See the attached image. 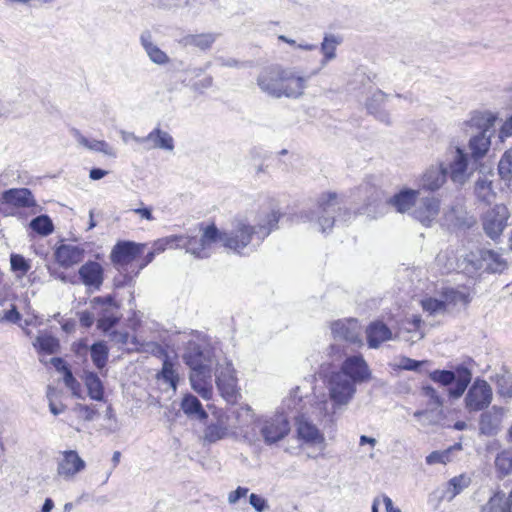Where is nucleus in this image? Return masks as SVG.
I'll use <instances>...</instances> for the list:
<instances>
[{
	"label": "nucleus",
	"instance_id": "052dcab7",
	"mask_svg": "<svg viewBox=\"0 0 512 512\" xmlns=\"http://www.w3.org/2000/svg\"><path fill=\"white\" fill-rule=\"evenodd\" d=\"M512 135V116L504 122V124L501 127L500 131V137H509Z\"/></svg>",
	"mask_w": 512,
	"mask_h": 512
},
{
	"label": "nucleus",
	"instance_id": "338daca9",
	"mask_svg": "<svg viewBox=\"0 0 512 512\" xmlns=\"http://www.w3.org/2000/svg\"><path fill=\"white\" fill-rule=\"evenodd\" d=\"M502 511L503 512H512V490L509 492V494L503 504Z\"/></svg>",
	"mask_w": 512,
	"mask_h": 512
},
{
	"label": "nucleus",
	"instance_id": "bb28decb",
	"mask_svg": "<svg viewBox=\"0 0 512 512\" xmlns=\"http://www.w3.org/2000/svg\"><path fill=\"white\" fill-rule=\"evenodd\" d=\"M157 350L159 355L164 357L162 369L159 373V376L162 377V379L165 382L169 383V385L175 390L179 382V376L174 369V364L169 359L168 353L165 348L161 347L160 345H157Z\"/></svg>",
	"mask_w": 512,
	"mask_h": 512
},
{
	"label": "nucleus",
	"instance_id": "5701e85b",
	"mask_svg": "<svg viewBox=\"0 0 512 512\" xmlns=\"http://www.w3.org/2000/svg\"><path fill=\"white\" fill-rule=\"evenodd\" d=\"M419 191L412 189H404L393 195L388 203L393 206L397 212L405 213L409 211L416 203Z\"/></svg>",
	"mask_w": 512,
	"mask_h": 512
},
{
	"label": "nucleus",
	"instance_id": "7c9ffc66",
	"mask_svg": "<svg viewBox=\"0 0 512 512\" xmlns=\"http://www.w3.org/2000/svg\"><path fill=\"white\" fill-rule=\"evenodd\" d=\"M84 383L91 399L96 401H102L104 399V387L96 373L86 372L84 376Z\"/></svg>",
	"mask_w": 512,
	"mask_h": 512
},
{
	"label": "nucleus",
	"instance_id": "473e14b6",
	"mask_svg": "<svg viewBox=\"0 0 512 512\" xmlns=\"http://www.w3.org/2000/svg\"><path fill=\"white\" fill-rule=\"evenodd\" d=\"M229 434L228 426L222 421L211 423L206 426L204 431V440L209 443H215L226 438Z\"/></svg>",
	"mask_w": 512,
	"mask_h": 512
},
{
	"label": "nucleus",
	"instance_id": "39448f33",
	"mask_svg": "<svg viewBox=\"0 0 512 512\" xmlns=\"http://www.w3.org/2000/svg\"><path fill=\"white\" fill-rule=\"evenodd\" d=\"M256 233L255 226L240 221L230 233L221 232L222 236L218 241H221L225 248L242 254V251L250 245Z\"/></svg>",
	"mask_w": 512,
	"mask_h": 512
},
{
	"label": "nucleus",
	"instance_id": "ddd939ff",
	"mask_svg": "<svg viewBox=\"0 0 512 512\" xmlns=\"http://www.w3.org/2000/svg\"><path fill=\"white\" fill-rule=\"evenodd\" d=\"M78 275L85 286L98 290L104 281V268L99 262L89 260L79 268Z\"/></svg>",
	"mask_w": 512,
	"mask_h": 512
},
{
	"label": "nucleus",
	"instance_id": "58836bf2",
	"mask_svg": "<svg viewBox=\"0 0 512 512\" xmlns=\"http://www.w3.org/2000/svg\"><path fill=\"white\" fill-rule=\"evenodd\" d=\"M91 358L98 369H103L108 360V349L106 345L102 342L93 344L91 346Z\"/></svg>",
	"mask_w": 512,
	"mask_h": 512
},
{
	"label": "nucleus",
	"instance_id": "c03bdc74",
	"mask_svg": "<svg viewBox=\"0 0 512 512\" xmlns=\"http://www.w3.org/2000/svg\"><path fill=\"white\" fill-rule=\"evenodd\" d=\"M498 173L500 177L505 181L512 179V151H506L498 164Z\"/></svg>",
	"mask_w": 512,
	"mask_h": 512
},
{
	"label": "nucleus",
	"instance_id": "5fc2aeb1",
	"mask_svg": "<svg viewBox=\"0 0 512 512\" xmlns=\"http://www.w3.org/2000/svg\"><path fill=\"white\" fill-rule=\"evenodd\" d=\"M135 214L139 216L140 219L146 221H153L155 218L152 213L151 207H139L132 210Z\"/></svg>",
	"mask_w": 512,
	"mask_h": 512
},
{
	"label": "nucleus",
	"instance_id": "f257e3e1",
	"mask_svg": "<svg viewBox=\"0 0 512 512\" xmlns=\"http://www.w3.org/2000/svg\"><path fill=\"white\" fill-rule=\"evenodd\" d=\"M260 90L275 98H299L304 94L306 78L296 69L273 63L260 69L257 79Z\"/></svg>",
	"mask_w": 512,
	"mask_h": 512
},
{
	"label": "nucleus",
	"instance_id": "de8ad7c7",
	"mask_svg": "<svg viewBox=\"0 0 512 512\" xmlns=\"http://www.w3.org/2000/svg\"><path fill=\"white\" fill-rule=\"evenodd\" d=\"M467 168V159L465 155L458 149V157L456 161L451 165V177L456 180L458 176H461Z\"/></svg>",
	"mask_w": 512,
	"mask_h": 512
},
{
	"label": "nucleus",
	"instance_id": "864d4df0",
	"mask_svg": "<svg viewBox=\"0 0 512 512\" xmlns=\"http://www.w3.org/2000/svg\"><path fill=\"white\" fill-rule=\"evenodd\" d=\"M75 411L78 413L79 417H82L84 420H92L96 414L94 409L81 404L75 408Z\"/></svg>",
	"mask_w": 512,
	"mask_h": 512
},
{
	"label": "nucleus",
	"instance_id": "3c124183",
	"mask_svg": "<svg viewBox=\"0 0 512 512\" xmlns=\"http://www.w3.org/2000/svg\"><path fill=\"white\" fill-rule=\"evenodd\" d=\"M281 214L278 211H272L267 215V222L264 225H260V230H265V235H268L272 230L277 228V224L281 218Z\"/></svg>",
	"mask_w": 512,
	"mask_h": 512
},
{
	"label": "nucleus",
	"instance_id": "6ab92c4d",
	"mask_svg": "<svg viewBox=\"0 0 512 512\" xmlns=\"http://www.w3.org/2000/svg\"><path fill=\"white\" fill-rule=\"evenodd\" d=\"M4 201L16 208H32L36 206V201L32 192L27 188H13L4 192Z\"/></svg>",
	"mask_w": 512,
	"mask_h": 512
},
{
	"label": "nucleus",
	"instance_id": "0e129e2a",
	"mask_svg": "<svg viewBox=\"0 0 512 512\" xmlns=\"http://www.w3.org/2000/svg\"><path fill=\"white\" fill-rule=\"evenodd\" d=\"M80 322L85 327H90L93 323V318L89 312H83L80 316Z\"/></svg>",
	"mask_w": 512,
	"mask_h": 512
},
{
	"label": "nucleus",
	"instance_id": "bf43d9fd",
	"mask_svg": "<svg viewBox=\"0 0 512 512\" xmlns=\"http://www.w3.org/2000/svg\"><path fill=\"white\" fill-rule=\"evenodd\" d=\"M116 323L117 319L115 317H104L98 320V326L105 331L111 329Z\"/></svg>",
	"mask_w": 512,
	"mask_h": 512
},
{
	"label": "nucleus",
	"instance_id": "6e6552de",
	"mask_svg": "<svg viewBox=\"0 0 512 512\" xmlns=\"http://www.w3.org/2000/svg\"><path fill=\"white\" fill-rule=\"evenodd\" d=\"M510 214L504 204H496L488 210L483 216V229L491 239H497L507 226V220Z\"/></svg>",
	"mask_w": 512,
	"mask_h": 512
},
{
	"label": "nucleus",
	"instance_id": "ea45409f",
	"mask_svg": "<svg viewBox=\"0 0 512 512\" xmlns=\"http://www.w3.org/2000/svg\"><path fill=\"white\" fill-rule=\"evenodd\" d=\"M79 142L89 150L101 152L112 157L116 156L114 149L103 140H89L86 137H81Z\"/></svg>",
	"mask_w": 512,
	"mask_h": 512
},
{
	"label": "nucleus",
	"instance_id": "6e6d98bb",
	"mask_svg": "<svg viewBox=\"0 0 512 512\" xmlns=\"http://www.w3.org/2000/svg\"><path fill=\"white\" fill-rule=\"evenodd\" d=\"M248 488L238 487L236 490L232 491L228 495V501L231 504H235L240 498L245 497L248 493Z\"/></svg>",
	"mask_w": 512,
	"mask_h": 512
},
{
	"label": "nucleus",
	"instance_id": "13d9d810",
	"mask_svg": "<svg viewBox=\"0 0 512 512\" xmlns=\"http://www.w3.org/2000/svg\"><path fill=\"white\" fill-rule=\"evenodd\" d=\"M3 319L16 323L21 319V314L17 310L16 306H12L11 309L5 311Z\"/></svg>",
	"mask_w": 512,
	"mask_h": 512
},
{
	"label": "nucleus",
	"instance_id": "37998d69",
	"mask_svg": "<svg viewBox=\"0 0 512 512\" xmlns=\"http://www.w3.org/2000/svg\"><path fill=\"white\" fill-rule=\"evenodd\" d=\"M421 306L424 311L431 315L447 311V302L443 298L439 300L434 297H426L421 300Z\"/></svg>",
	"mask_w": 512,
	"mask_h": 512
},
{
	"label": "nucleus",
	"instance_id": "2eb2a0df",
	"mask_svg": "<svg viewBox=\"0 0 512 512\" xmlns=\"http://www.w3.org/2000/svg\"><path fill=\"white\" fill-rule=\"evenodd\" d=\"M54 255L59 266L70 268L82 262L85 256V250L80 246L62 244L57 247Z\"/></svg>",
	"mask_w": 512,
	"mask_h": 512
},
{
	"label": "nucleus",
	"instance_id": "680f3d73",
	"mask_svg": "<svg viewBox=\"0 0 512 512\" xmlns=\"http://www.w3.org/2000/svg\"><path fill=\"white\" fill-rule=\"evenodd\" d=\"M108 174V171L106 170H102L100 168H92L90 170V173H89V177L92 179V180H100L102 179L104 176H106Z\"/></svg>",
	"mask_w": 512,
	"mask_h": 512
},
{
	"label": "nucleus",
	"instance_id": "49530a36",
	"mask_svg": "<svg viewBox=\"0 0 512 512\" xmlns=\"http://www.w3.org/2000/svg\"><path fill=\"white\" fill-rule=\"evenodd\" d=\"M10 263L12 271L17 273L18 277L26 275L31 268L29 262L20 254H11Z\"/></svg>",
	"mask_w": 512,
	"mask_h": 512
},
{
	"label": "nucleus",
	"instance_id": "b1692460",
	"mask_svg": "<svg viewBox=\"0 0 512 512\" xmlns=\"http://www.w3.org/2000/svg\"><path fill=\"white\" fill-rule=\"evenodd\" d=\"M496 117L493 115H488L486 119V124L483 126V131L470 140V149L472 151V155L476 158L482 157L489 149L490 140L485 136V132L494 124Z\"/></svg>",
	"mask_w": 512,
	"mask_h": 512
},
{
	"label": "nucleus",
	"instance_id": "20e7f679",
	"mask_svg": "<svg viewBox=\"0 0 512 512\" xmlns=\"http://www.w3.org/2000/svg\"><path fill=\"white\" fill-rule=\"evenodd\" d=\"M429 378L441 386H449L455 382L454 386L449 390V395L453 398H459L470 384L472 373L467 367L459 365L456 367L455 372L450 370H434L429 373Z\"/></svg>",
	"mask_w": 512,
	"mask_h": 512
},
{
	"label": "nucleus",
	"instance_id": "a18cd8bd",
	"mask_svg": "<svg viewBox=\"0 0 512 512\" xmlns=\"http://www.w3.org/2000/svg\"><path fill=\"white\" fill-rule=\"evenodd\" d=\"M453 449H461L460 444H456L454 446L449 447L448 449L444 451H433L426 457V462L429 465L436 464V463H442L446 464L451 460V452Z\"/></svg>",
	"mask_w": 512,
	"mask_h": 512
},
{
	"label": "nucleus",
	"instance_id": "603ef678",
	"mask_svg": "<svg viewBox=\"0 0 512 512\" xmlns=\"http://www.w3.org/2000/svg\"><path fill=\"white\" fill-rule=\"evenodd\" d=\"M249 502L258 512L263 511L267 507L266 500L263 497L254 493L250 495Z\"/></svg>",
	"mask_w": 512,
	"mask_h": 512
},
{
	"label": "nucleus",
	"instance_id": "79ce46f5",
	"mask_svg": "<svg viewBox=\"0 0 512 512\" xmlns=\"http://www.w3.org/2000/svg\"><path fill=\"white\" fill-rule=\"evenodd\" d=\"M340 42L341 40L334 35H327L324 37L323 42L321 43V52L324 55L325 62L335 58L336 48Z\"/></svg>",
	"mask_w": 512,
	"mask_h": 512
},
{
	"label": "nucleus",
	"instance_id": "f8f14e48",
	"mask_svg": "<svg viewBox=\"0 0 512 512\" xmlns=\"http://www.w3.org/2000/svg\"><path fill=\"white\" fill-rule=\"evenodd\" d=\"M335 340L359 343V325L355 319L337 320L330 325Z\"/></svg>",
	"mask_w": 512,
	"mask_h": 512
},
{
	"label": "nucleus",
	"instance_id": "a19ab883",
	"mask_svg": "<svg viewBox=\"0 0 512 512\" xmlns=\"http://www.w3.org/2000/svg\"><path fill=\"white\" fill-rule=\"evenodd\" d=\"M215 35L212 33H201L190 35L187 37V41L190 45L199 48L200 50L210 49L215 42Z\"/></svg>",
	"mask_w": 512,
	"mask_h": 512
},
{
	"label": "nucleus",
	"instance_id": "8fccbe9b",
	"mask_svg": "<svg viewBox=\"0 0 512 512\" xmlns=\"http://www.w3.org/2000/svg\"><path fill=\"white\" fill-rule=\"evenodd\" d=\"M469 484L470 479L464 474L455 476L449 481V485L453 488V495L459 494Z\"/></svg>",
	"mask_w": 512,
	"mask_h": 512
},
{
	"label": "nucleus",
	"instance_id": "c9c22d12",
	"mask_svg": "<svg viewBox=\"0 0 512 512\" xmlns=\"http://www.w3.org/2000/svg\"><path fill=\"white\" fill-rule=\"evenodd\" d=\"M53 365L64 373L65 384L73 391L74 394H78L80 390V383L75 379L69 367L65 364L61 358H53Z\"/></svg>",
	"mask_w": 512,
	"mask_h": 512
},
{
	"label": "nucleus",
	"instance_id": "f3484780",
	"mask_svg": "<svg viewBox=\"0 0 512 512\" xmlns=\"http://www.w3.org/2000/svg\"><path fill=\"white\" fill-rule=\"evenodd\" d=\"M440 211V200L434 196L423 198L413 215L424 226H430Z\"/></svg>",
	"mask_w": 512,
	"mask_h": 512
},
{
	"label": "nucleus",
	"instance_id": "f03ea898",
	"mask_svg": "<svg viewBox=\"0 0 512 512\" xmlns=\"http://www.w3.org/2000/svg\"><path fill=\"white\" fill-rule=\"evenodd\" d=\"M153 260V252L148 249V243L119 240L110 252L113 266L130 279L138 276Z\"/></svg>",
	"mask_w": 512,
	"mask_h": 512
},
{
	"label": "nucleus",
	"instance_id": "69168bd1",
	"mask_svg": "<svg viewBox=\"0 0 512 512\" xmlns=\"http://www.w3.org/2000/svg\"><path fill=\"white\" fill-rule=\"evenodd\" d=\"M383 501L387 512H401L399 508L393 506V502L389 497L384 496Z\"/></svg>",
	"mask_w": 512,
	"mask_h": 512
},
{
	"label": "nucleus",
	"instance_id": "774afa93",
	"mask_svg": "<svg viewBox=\"0 0 512 512\" xmlns=\"http://www.w3.org/2000/svg\"><path fill=\"white\" fill-rule=\"evenodd\" d=\"M54 507V503L51 498H47L42 506V512H50Z\"/></svg>",
	"mask_w": 512,
	"mask_h": 512
},
{
	"label": "nucleus",
	"instance_id": "c756f323",
	"mask_svg": "<svg viewBox=\"0 0 512 512\" xmlns=\"http://www.w3.org/2000/svg\"><path fill=\"white\" fill-rule=\"evenodd\" d=\"M143 142H152V148H160L165 150H172L174 148L173 138L159 128L152 130L145 138Z\"/></svg>",
	"mask_w": 512,
	"mask_h": 512
},
{
	"label": "nucleus",
	"instance_id": "4c0bfd02",
	"mask_svg": "<svg viewBox=\"0 0 512 512\" xmlns=\"http://www.w3.org/2000/svg\"><path fill=\"white\" fill-rule=\"evenodd\" d=\"M30 227L37 234L47 236L54 230L52 220L47 215H40L30 222Z\"/></svg>",
	"mask_w": 512,
	"mask_h": 512
},
{
	"label": "nucleus",
	"instance_id": "72a5a7b5",
	"mask_svg": "<svg viewBox=\"0 0 512 512\" xmlns=\"http://www.w3.org/2000/svg\"><path fill=\"white\" fill-rule=\"evenodd\" d=\"M495 469L498 477L503 478L512 473V452L503 450L495 458Z\"/></svg>",
	"mask_w": 512,
	"mask_h": 512
},
{
	"label": "nucleus",
	"instance_id": "1a4fd4ad",
	"mask_svg": "<svg viewBox=\"0 0 512 512\" xmlns=\"http://www.w3.org/2000/svg\"><path fill=\"white\" fill-rule=\"evenodd\" d=\"M86 468L85 461L75 450H64L59 453L57 475L65 480L73 479Z\"/></svg>",
	"mask_w": 512,
	"mask_h": 512
},
{
	"label": "nucleus",
	"instance_id": "4be33fe9",
	"mask_svg": "<svg viewBox=\"0 0 512 512\" xmlns=\"http://www.w3.org/2000/svg\"><path fill=\"white\" fill-rule=\"evenodd\" d=\"M185 364L191 369V372H198L211 369L209 359L198 345L189 347L183 355Z\"/></svg>",
	"mask_w": 512,
	"mask_h": 512
},
{
	"label": "nucleus",
	"instance_id": "423d86ee",
	"mask_svg": "<svg viewBox=\"0 0 512 512\" xmlns=\"http://www.w3.org/2000/svg\"><path fill=\"white\" fill-rule=\"evenodd\" d=\"M340 210L339 196L336 192H324L316 201L317 220L321 231L332 229L336 213Z\"/></svg>",
	"mask_w": 512,
	"mask_h": 512
},
{
	"label": "nucleus",
	"instance_id": "09e8293b",
	"mask_svg": "<svg viewBox=\"0 0 512 512\" xmlns=\"http://www.w3.org/2000/svg\"><path fill=\"white\" fill-rule=\"evenodd\" d=\"M145 48H146V51H147L150 59L153 62H155L157 64H165L168 62V60H169L168 56L165 54V52H163L157 46L150 43V44H147L145 46Z\"/></svg>",
	"mask_w": 512,
	"mask_h": 512
},
{
	"label": "nucleus",
	"instance_id": "f704fd0d",
	"mask_svg": "<svg viewBox=\"0 0 512 512\" xmlns=\"http://www.w3.org/2000/svg\"><path fill=\"white\" fill-rule=\"evenodd\" d=\"M35 347L39 353L51 355L58 351L59 341L52 335L44 334L36 338Z\"/></svg>",
	"mask_w": 512,
	"mask_h": 512
},
{
	"label": "nucleus",
	"instance_id": "9b49d317",
	"mask_svg": "<svg viewBox=\"0 0 512 512\" xmlns=\"http://www.w3.org/2000/svg\"><path fill=\"white\" fill-rule=\"evenodd\" d=\"M355 393V387L353 382L343 379L342 376L337 373L331 379L330 387V398L337 405H345L353 397Z\"/></svg>",
	"mask_w": 512,
	"mask_h": 512
},
{
	"label": "nucleus",
	"instance_id": "412c9836",
	"mask_svg": "<svg viewBox=\"0 0 512 512\" xmlns=\"http://www.w3.org/2000/svg\"><path fill=\"white\" fill-rule=\"evenodd\" d=\"M296 433L298 438L305 443L320 444L324 441V437L317 427L303 417L296 421Z\"/></svg>",
	"mask_w": 512,
	"mask_h": 512
},
{
	"label": "nucleus",
	"instance_id": "0eeeda50",
	"mask_svg": "<svg viewBox=\"0 0 512 512\" xmlns=\"http://www.w3.org/2000/svg\"><path fill=\"white\" fill-rule=\"evenodd\" d=\"M493 398V391L489 383L477 378L465 396V407L469 412H478L487 408Z\"/></svg>",
	"mask_w": 512,
	"mask_h": 512
},
{
	"label": "nucleus",
	"instance_id": "aec40b11",
	"mask_svg": "<svg viewBox=\"0 0 512 512\" xmlns=\"http://www.w3.org/2000/svg\"><path fill=\"white\" fill-rule=\"evenodd\" d=\"M217 388L221 396L229 403H236L240 397L237 379L232 374L221 373L216 379Z\"/></svg>",
	"mask_w": 512,
	"mask_h": 512
},
{
	"label": "nucleus",
	"instance_id": "c85d7f7f",
	"mask_svg": "<svg viewBox=\"0 0 512 512\" xmlns=\"http://www.w3.org/2000/svg\"><path fill=\"white\" fill-rule=\"evenodd\" d=\"M181 409L188 416L195 415L200 420H205L208 418V414L203 408L201 402L193 394L187 393L183 396L181 401Z\"/></svg>",
	"mask_w": 512,
	"mask_h": 512
},
{
	"label": "nucleus",
	"instance_id": "cd10ccee",
	"mask_svg": "<svg viewBox=\"0 0 512 512\" xmlns=\"http://www.w3.org/2000/svg\"><path fill=\"white\" fill-rule=\"evenodd\" d=\"M446 170L442 168H431L422 176V189L435 191L438 190L446 181Z\"/></svg>",
	"mask_w": 512,
	"mask_h": 512
},
{
	"label": "nucleus",
	"instance_id": "2f4dec72",
	"mask_svg": "<svg viewBox=\"0 0 512 512\" xmlns=\"http://www.w3.org/2000/svg\"><path fill=\"white\" fill-rule=\"evenodd\" d=\"M501 418L490 412H485L479 419V431L486 436H494L500 429Z\"/></svg>",
	"mask_w": 512,
	"mask_h": 512
},
{
	"label": "nucleus",
	"instance_id": "4d7b16f0",
	"mask_svg": "<svg viewBox=\"0 0 512 512\" xmlns=\"http://www.w3.org/2000/svg\"><path fill=\"white\" fill-rule=\"evenodd\" d=\"M428 361L427 360H424V361H417V360H414V359H410V358H405L402 362V367L406 370H412V371H415V370H418V368L420 366H422L423 364H427Z\"/></svg>",
	"mask_w": 512,
	"mask_h": 512
},
{
	"label": "nucleus",
	"instance_id": "a878e982",
	"mask_svg": "<svg viewBox=\"0 0 512 512\" xmlns=\"http://www.w3.org/2000/svg\"><path fill=\"white\" fill-rule=\"evenodd\" d=\"M441 297L447 302V308L449 306L463 305L467 306L471 302V293L468 288H444L441 291Z\"/></svg>",
	"mask_w": 512,
	"mask_h": 512
},
{
	"label": "nucleus",
	"instance_id": "393cba45",
	"mask_svg": "<svg viewBox=\"0 0 512 512\" xmlns=\"http://www.w3.org/2000/svg\"><path fill=\"white\" fill-rule=\"evenodd\" d=\"M185 239L184 235H169L158 238L151 243V252L153 257L165 252L168 249H184Z\"/></svg>",
	"mask_w": 512,
	"mask_h": 512
},
{
	"label": "nucleus",
	"instance_id": "9d476101",
	"mask_svg": "<svg viewBox=\"0 0 512 512\" xmlns=\"http://www.w3.org/2000/svg\"><path fill=\"white\" fill-rule=\"evenodd\" d=\"M290 431L289 421L283 415H275L263 423L261 434L268 444L283 439Z\"/></svg>",
	"mask_w": 512,
	"mask_h": 512
},
{
	"label": "nucleus",
	"instance_id": "4468645a",
	"mask_svg": "<svg viewBox=\"0 0 512 512\" xmlns=\"http://www.w3.org/2000/svg\"><path fill=\"white\" fill-rule=\"evenodd\" d=\"M341 371L353 382H362L370 378L368 365L361 355L347 357L341 366Z\"/></svg>",
	"mask_w": 512,
	"mask_h": 512
},
{
	"label": "nucleus",
	"instance_id": "dca6fc26",
	"mask_svg": "<svg viewBox=\"0 0 512 512\" xmlns=\"http://www.w3.org/2000/svg\"><path fill=\"white\" fill-rule=\"evenodd\" d=\"M189 380L192 389L204 400H210L213 396L212 369L191 372Z\"/></svg>",
	"mask_w": 512,
	"mask_h": 512
},
{
	"label": "nucleus",
	"instance_id": "e2e57ef3",
	"mask_svg": "<svg viewBox=\"0 0 512 512\" xmlns=\"http://www.w3.org/2000/svg\"><path fill=\"white\" fill-rule=\"evenodd\" d=\"M409 324L412 325V328L409 329V331H416L419 330L422 325V319L420 315H413L412 318L409 320Z\"/></svg>",
	"mask_w": 512,
	"mask_h": 512
},
{
	"label": "nucleus",
	"instance_id": "7ed1b4c3",
	"mask_svg": "<svg viewBox=\"0 0 512 512\" xmlns=\"http://www.w3.org/2000/svg\"><path fill=\"white\" fill-rule=\"evenodd\" d=\"M201 237L184 235L186 252L192 254L196 258H206L209 256L211 246L217 242L222 236L221 231L214 222L199 224Z\"/></svg>",
	"mask_w": 512,
	"mask_h": 512
},
{
	"label": "nucleus",
	"instance_id": "a211bd4d",
	"mask_svg": "<svg viewBox=\"0 0 512 512\" xmlns=\"http://www.w3.org/2000/svg\"><path fill=\"white\" fill-rule=\"evenodd\" d=\"M367 343L370 348H378L392 339L391 329L381 320L371 322L366 328Z\"/></svg>",
	"mask_w": 512,
	"mask_h": 512
},
{
	"label": "nucleus",
	"instance_id": "e433bc0d",
	"mask_svg": "<svg viewBox=\"0 0 512 512\" xmlns=\"http://www.w3.org/2000/svg\"><path fill=\"white\" fill-rule=\"evenodd\" d=\"M475 194L480 201L487 204L492 203L496 196L492 188V182L486 179H480L476 182Z\"/></svg>",
	"mask_w": 512,
	"mask_h": 512
}]
</instances>
